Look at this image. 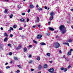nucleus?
Returning <instances> with one entry per match:
<instances>
[{
	"label": "nucleus",
	"mask_w": 73,
	"mask_h": 73,
	"mask_svg": "<svg viewBox=\"0 0 73 73\" xmlns=\"http://www.w3.org/2000/svg\"><path fill=\"white\" fill-rule=\"evenodd\" d=\"M67 42H72V39H69L67 40Z\"/></svg>",
	"instance_id": "9b49d317"
},
{
	"label": "nucleus",
	"mask_w": 73,
	"mask_h": 73,
	"mask_svg": "<svg viewBox=\"0 0 73 73\" xmlns=\"http://www.w3.org/2000/svg\"><path fill=\"white\" fill-rule=\"evenodd\" d=\"M40 45H41L42 46L45 45H46V44H45V43L43 42L40 43Z\"/></svg>",
	"instance_id": "0eeeda50"
},
{
	"label": "nucleus",
	"mask_w": 73,
	"mask_h": 73,
	"mask_svg": "<svg viewBox=\"0 0 73 73\" xmlns=\"http://www.w3.org/2000/svg\"><path fill=\"white\" fill-rule=\"evenodd\" d=\"M5 65H8V63H6L5 64Z\"/></svg>",
	"instance_id": "338daca9"
},
{
	"label": "nucleus",
	"mask_w": 73,
	"mask_h": 73,
	"mask_svg": "<svg viewBox=\"0 0 73 73\" xmlns=\"http://www.w3.org/2000/svg\"><path fill=\"white\" fill-rule=\"evenodd\" d=\"M73 51V50L72 49H70V52H72Z\"/></svg>",
	"instance_id": "4d7b16f0"
},
{
	"label": "nucleus",
	"mask_w": 73,
	"mask_h": 73,
	"mask_svg": "<svg viewBox=\"0 0 73 73\" xmlns=\"http://www.w3.org/2000/svg\"><path fill=\"white\" fill-rule=\"evenodd\" d=\"M13 16V14H11L10 15V19H11V18H12Z\"/></svg>",
	"instance_id": "b1692460"
},
{
	"label": "nucleus",
	"mask_w": 73,
	"mask_h": 73,
	"mask_svg": "<svg viewBox=\"0 0 73 73\" xmlns=\"http://www.w3.org/2000/svg\"><path fill=\"white\" fill-rule=\"evenodd\" d=\"M19 30H22V29H23V28L22 27H20L19 29Z\"/></svg>",
	"instance_id": "4c0bfd02"
},
{
	"label": "nucleus",
	"mask_w": 73,
	"mask_h": 73,
	"mask_svg": "<svg viewBox=\"0 0 73 73\" xmlns=\"http://www.w3.org/2000/svg\"><path fill=\"white\" fill-rule=\"evenodd\" d=\"M42 37V35H38L37 36L36 38H37L39 39V38H41Z\"/></svg>",
	"instance_id": "39448f33"
},
{
	"label": "nucleus",
	"mask_w": 73,
	"mask_h": 73,
	"mask_svg": "<svg viewBox=\"0 0 73 73\" xmlns=\"http://www.w3.org/2000/svg\"><path fill=\"white\" fill-rule=\"evenodd\" d=\"M7 11H8V10L7 9H5V11H4V13H7Z\"/></svg>",
	"instance_id": "c756f323"
},
{
	"label": "nucleus",
	"mask_w": 73,
	"mask_h": 73,
	"mask_svg": "<svg viewBox=\"0 0 73 73\" xmlns=\"http://www.w3.org/2000/svg\"><path fill=\"white\" fill-rule=\"evenodd\" d=\"M36 59L37 60H38V61H40V57H37Z\"/></svg>",
	"instance_id": "aec40b11"
},
{
	"label": "nucleus",
	"mask_w": 73,
	"mask_h": 73,
	"mask_svg": "<svg viewBox=\"0 0 73 73\" xmlns=\"http://www.w3.org/2000/svg\"><path fill=\"white\" fill-rule=\"evenodd\" d=\"M30 8H33V5H30Z\"/></svg>",
	"instance_id": "412c9836"
},
{
	"label": "nucleus",
	"mask_w": 73,
	"mask_h": 73,
	"mask_svg": "<svg viewBox=\"0 0 73 73\" xmlns=\"http://www.w3.org/2000/svg\"><path fill=\"white\" fill-rule=\"evenodd\" d=\"M10 37H13V35L12 34H11L10 35Z\"/></svg>",
	"instance_id": "ea45409f"
},
{
	"label": "nucleus",
	"mask_w": 73,
	"mask_h": 73,
	"mask_svg": "<svg viewBox=\"0 0 73 73\" xmlns=\"http://www.w3.org/2000/svg\"><path fill=\"white\" fill-rule=\"evenodd\" d=\"M63 58H65V56L64 55L63 57Z\"/></svg>",
	"instance_id": "69168bd1"
},
{
	"label": "nucleus",
	"mask_w": 73,
	"mask_h": 73,
	"mask_svg": "<svg viewBox=\"0 0 73 73\" xmlns=\"http://www.w3.org/2000/svg\"><path fill=\"white\" fill-rule=\"evenodd\" d=\"M63 44H65V45H67L68 46H69V43L68 42H65L63 43Z\"/></svg>",
	"instance_id": "1a4fd4ad"
},
{
	"label": "nucleus",
	"mask_w": 73,
	"mask_h": 73,
	"mask_svg": "<svg viewBox=\"0 0 73 73\" xmlns=\"http://www.w3.org/2000/svg\"><path fill=\"white\" fill-rule=\"evenodd\" d=\"M42 9L41 8H38V10L39 11H41Z\"/></svg>",
	"instance_id": "7c9ffc66"
},
{
	"label": "nucleus",
	"mask_w": 73,
	"mask_h": 73,
	"mask_svg": "<svg viewBox=\"0 0 73 73\" xmlns=\"http://www.w3.org/2000/svg\"><path fill=\"white\" fill-rule=\"evenodd\" d=\"M29 48H31L32 47V45H29Z\"/></svg>",
	"instance_id": "8fccbe9b"
},
{
	"label": "nucleus",
	"mask_w": 73,
	"mask_h": 73,
	"mask_svg": "<svg viewBox=\"0 0 73 73\" xmlns=\"http://www.w3.org/2000/svg\"><path fill=\"white\" fill-rule=\"evenodd\" d=\"M33 42H34V43H35V44H37V42L35 40H33Z\"/></svg>",
	"instance_id": "4be33fe9"
},
{
	"label": "nucleus",
	"mask_w": 73,
	"mask_h": 73,
	"mask_svg": "<svg viewBox=\"0 0 73 73\" xmlns=\"http://www.w3.org/2000/svg\"><path fill=\"white\" fill-rule=\"evenodd\" d=\"M4 36H6V37H8V35L7 33H5L4 34Z\"/></svg>",
	"instance_id": "4468645a"
},
{
	"label": "nucleus",
	"mask_w": 73,
	"mask_h": 73,
	"mask_svg": "<svg viewBox=\"0 0 73 73\" xmlns=\"http://www.w3.org/2000/svg\"><path fill=\"white\" fill-rule=\"evenodd\" d=\"M9 54L10 56H11L12 54V53L11 52H10L9 53Z\"/></svg>",
	"instance_id": "473e14b6"
},
{
	"label": "nucleus",
	"mask_w": 73,
	"mask_h": 73,
	"mask_svg": "<svg viewBox=\"0 0 73 73\" xmlns=\"http://www.w3.org/2000/svg\"><path fill=\"white\" fill-rule=\"evenodd\" d=\"M49 29L50 31H54V29L52 27H49Z\"/></svg>",
	"instance_id": "ddd939ff"
},
{
	"label": "nucleus",
	"mask_w": 73,
	"mask_h": 73,
	"mask_svg": "<svg viewBox=\"0 0 73 73\" xmlns=\"http://www.w3.org/2000/svg\"><path fill=\"white\" fill-rule=\"evenodd\" d=\"M68 70L67 68H64V72H66V71H67V70Z\"/></svg>",
	"instance_id": "5701e85b"
},
{
	"label": "nucleus",
	"mask_w": 73,
	"mask_h": 73,
	"mask_svg": "<svg viewBox=\"0 0 73 73\" xmlns=\"http://www.w3.org/2000/svg\"><path fill=\"white\" fill-rule=\"evenodd\" d=\"M6 69H9V68H10V67L9 66H7L6 67Z\"/></svg>",
	"instance_id": "2f4dec72"
},
{
	"label": "nucleus",
	"mask_w": 73,
	"mask_h": 73,
	"mask_svg": "<svg viewBox=\"0 0 73 73\" xmlns=\"http://www.w3.org/2000/svg\"><path fill=\"white\" fill-rule=\"evenodd\" d=\"M17 73H19L20 72V71H19V70H17Z\"/></svg>",
	"instance_id": "3c124183"
},
{
	"label": "nucleus",
	"mask_w": 73,
	"mask_h": 73,
	"mask_svg": "<svg viewBox=\"0 0 73 73\" xmlns=\"http://www.w3.org/2000/svg\"><path fill=\"white\" fill-rule=\"evenodd\" d=\"M50 22H48V25H50Z\"/></svg>",
	"instance_id": "864d4df0"
},
{
	"label": "nucleus",
	"mask_w": 73,
	"mask_h": 73,
	"mask_svg": "<svg viewBox=\"0 0 73 73\" xmlns=\"http://www.w3.org/2000/svg\"><path fill=\"white\" fill-rule=\"evenodd\" d=\"M72 52H71L70 51L69 52H68V56L69 55H71V53Z\"/></svg>",
	"instance_id": "6ab92c4d"
},
{
	"label": "nucleus",
	"mask_w": 73,
	"mask_h": 73,
	"mask_svg": "<svg viewBox=\"0 0 73 73\" xmlns=\"http://www.w3.org/2000/svg\"><path fill=\"white\" fill-rule=\"evenodd\" d=\"M14 59L15 60H18V58L15 56L14 57Z\"/></svg>",
	"instance_id": "f3484780"
},
{
	"label": "nucleus",
	"mask_w": 73,
	"mask_h": 73,
	"mask_svg": "<svg viewBox=\"0 0 73 73\" xmlns=\"http://www.w3.org/2000/svg\"><path fill=\"white\" fill-rule=\"evenodd\" d=\"M65 29V26L64 25H61L59 27V29L60 31H62V30H63Z\"/></svg>",
	"instance_id": "f03ea898"
},
{
	"label": "nucleus",
	"mask_w": 73,
	"mask_h": 73,
	"mask_svg": "<svg viewBox=\"0 0 73 73\" xmlns=\"http://www.w3.org/2000/svg\"><path fill=\"white\" fill-rule=\"evenodd\" d=\"M36 20H37V23H38L40 21V18L39 17H37L36 18Z\"/></svg>",
	"instance_id": "9d476101"
},
{
	"label": "nucleus",
	"mask_w": 73,
	"mask_h": 73,
	"mask_svg": "<svg viewBox=\"0 0 73 73\" xmlns=\"http://www.w3.org/2000/svg\"><path fill=\"white\" fill-rule=\"evenodd\" d=\"M29 18H27V22H29Z\"/></svg>",
	"instance_id": "58836bf2"
},
{
	"label": "nucleus",
	"mask_w": 73,
	"mask_h": 73,
	"mask_svg": "<svg viewBox=\"0 0 73 73\" xmlns=\"http://www.w3.org/2000/svg\"><path fill=\"white\" fill-rule=\"evenodd\" d=\"M5 1H6L7 2L8 1H9V0H4Z\"/></svg>",
	"instance_id": "6e6d98bb"
},
{
	"label": "nucleus",
	"mask_w": 73,
	"mask_h": 73,
	"mask_svg": "<svg viewBox=\"0 0 73 73\" xmlns=\"http://www.w3.org/2000/svg\"><path fill=\"white\" fill-rule=\"evenodd\" d=\"M30 9H29L28 10V11H27V12H28V13H29V12H30Z\"/></svg>",
	"instance_id": "a18cd8bd"
},
{
	"label": "nucleus",
	"mask_w": 73,
	"mask_h": 73,
	"mask_svg": "<svg viewBox=\"0 0 73 73\" xmlns=\"http://www.w3.org/2000/svg\"><path fill=\"white\" fill-rule=\"evenodd\" d=\"M71 67V66H69L67 68L68 69H69V68H70Z\"/></svg>",
	"instance_id": "a19ab883"
},
{
	"label": "nucleus",
	"mask_w": 73,
	"mask_h": 73,
	"mask_svg": "<svg viewBox=\"0 0 73 73\" xmlns=\"http://www.w3.org/2000/svg\"><path fill=\"white\" fill-rule=\"evenodd\" d=\"M33 70H34V69L32 68L31 69V71H32V72L33 71Z\"/></svg>",
	"instance_id": "603ef678"
},
{
	"label": "nucleus",
	"mask_w": 73,
	"mask_h": 73,
	"mask_svg": "<svg viewBox=\"0 0 73 73\" xmlns=\"http://www.w3.org/2000/svg\"><path fill=\"white\" fill-rule=\"evenodd\" d=\"M54 15V13L53 12H51L50 13V16H53Z\"/></svg>",
	"instance_id": "423d86ee"
},
{
	"label": "nucleus",
	"mask_w": 73,
	"mask_h": 73,
	"mask_svg": "<svg viewBox=\"0 0 73 73\" xmlns=\"http://www.w3.org/2000/svg\"><path fill=\"white\" fill-rule=\"evenodd\" d=\"M10 29H11V30H12V31H13V28L10 27Z\"/></svg>",
	"instance_id": "49530a36"
},
{
	"label": "nucleus",
	"mask_w": 73,
	"mask_h": 73,
	"mask_svg": "<svg viewBox=\"0 0 73 73\" xmlns=\"http://www.w3.org/2000/svg\"><path fill=\"white\" fill-rule=\"evenodd\" d=\"M32 57V55H29V58H31Z\"/></svg>",
	"instance_id": "c9c22d12"
},
{
	"label": "nucleus",
	"mask_w": 73,
	"mask_h": 73,
	"mask_svg": "<svg viewBox=\"0 0 73 73\" xmlns=\"http://www.w3.org/2000/svg\"><path fill=\"white\" fill-rule=\"evenodd\" d=\"M59 53H62V52L61 50L59 51Z\"/></svg>",
	"instance_id": "5fc2aeb1"
},
{
	"label": "nucleus",
	"mask_w": 73,
	"mask_h": 73,
	"mask_svg": "<svg viewBox=\"0 0 73 73\" xmlns=\"http://www.w3.org/2000/svg\"><path fill=\"white\" fill-rule=\"evenodd\" d=\"M64 68H60V69L61 70H64Z\"/></svg>",
	"instance_id": "e433bc0d"
},
{
	"label": "nucleus",
	"mask_w": 73,
	"mask_h": 73,
	"mask_svg": "<svg viewBox=\"0 0 73 73\" xmlns=\"http://www.w3.org/2000/svg\"><path fill=\"white\" fill-rule=\"evenodd\" d=\"M56 38H58V36H56Z\"/></svg>",
	"instance_id": "052dcab7"
},
{
	"label": "nucleus",
	"mask_w": 73,
	"mask_h": 73,
	"mask_svg": "<svg viewBox=\"0 0 73 73\" xmlns=\"http://www.w3.org/2000/svg\"><path fill=\"white\" fill-rule=\"evenodd\" d=\"M1 30H3V28L2 27H1Z\"/></svg>",
	"instance_id": "e2e57ef3"
},
{
	"label": "nucleus",
	"mask_w": 73,
	"mask_h": 73,
	"mask_svg": "<svg viewBox=\"0 0 73 73\" xmlns=\"http://www.w3.org/2000/svg\"><path fill=\"white\" fill-rule=\"evenodd\" d=\"M44 8L45 9H48V7H46V6H45V7H44Z\"/></svg>",
	"instance_id": "c03bdc74"
},
{
	"label": "nucleus",
	"mask_w": 73,
	"mask_h": 73,
	"mask_svg": "<svg viewBox=\"0 0 73 73\" xmlns=\"http://www.w3.org/2000/svg\"><path fill=\"white\" fill-rule=\"evenodd\" d=\"M7 40H8V38L6 37L5 38V39H4V41L5 42V41H6V42L7 41H8Z\"/></svg>",
	"instance_id": "f8f14e48"
},
{
	"label": "nucleus",
	"mask_w": 73,
	"mask_h": 73,
	"mask_svg": "<svg viewBox=\"0 0 73 73\" xmlns=\"http://www.w3.org/2000/svg\"><path fill=\"white\" fill-rule=\"evenodd\" d=\"M10 29H11V30H12V31H13V28L10 27Z\"/></svg>",
	"instance_id": "de8ad7c7"
},
{
	"label": "nucleus",
	"mask_w": 73,
	"mask_h": 73,
	"mask_svg": "<svg viewBox=\"0 0 73 73\" xmlns=\"http://www.w3.org/2000/svg\"><path fill=\"white\" fill-rule=\"evenodd\" d=\"M53 45L55 48H58L60 46V44L58 42L54 43Z\"/></svg>",
	"instance_id": "f257e3e1"
},
{
	"label": "nucleus",
	"mask_w": 73,
	"mask_h": 73,
	"mask_svg": "<svg viewBox=\"0 0 73 73\" xmlns=\"http://www.w3.org/2000/svg\"><path fill=\"white\" fill-rule=\"evenodd\" d=\"M53 18V16H51L50 18V20H52Z\"/></svg>",
	"instance_id": "dca6fc26"
},
{
	"label": "nucleus",
	"mask_w": 73,
	"mask_h": 73,
	"mask_svg": "<svg viewBox=\"0 0 73 73\" xmlns=\"http://www.w3.org/2000/svg\"><path fill=\"white\" fill-rule=\"evenodd\" d=\"M17 66L20 69H21V66L20 65H17Z\"/></svg>",
	"instance_id": "393cba45"
},
{
	"label": "nucleus",
	"mask_w": 73,
	"mask_h": 73,
	"mask_svg": "<svg viewBox=\"0 0 73 73\" xmlns=\"http://www.w3.org/2000/svg\"><path fill=\"white\" fill-rule=\"evenodd\" d=\"M20 20L21 21V22H24L25 20H24V19H20Z\"/></svg>",
	"instance_id": "2eb2a0df"
},
{
	"label": "nucleus",
	"mask_w": 73,
	"mask_h": 73,
	"mask_svg": "<svg viewBox=\"0 0 73 73\" xmlns=\"http://www.w3.org/2000/svg\"><path fill=\"white\" fill-rule=\"evenodd\" d=\"M26 26H27V25H26V24H25L24 27H26Z\"/></svg>",
	"instance_id": "0e129e2a"
},
{
	"label": "nucleus",
	"mask_w": 73,
	"mask_h": 73,
	"mask_svg": "<svg viewBox=\"0 0 73 73\" xmlns=\"http://www.w3.org/2000/svg\"><path fill=\"white\" fill-rule=\"evenodd\" d=\"M33 28H35V27H36V26L34 25L33 26Z\"/></svg>",
	"instance_id": "bf43d9fd"
},
{
	"label": "nucleus",
	"mask_w": 73,
	"mask_h": 73,
	"mask_svg": "<svg viewBox=\"0 0 73 73\" xmlns=\"http://www.w3.org/2000/svg\"><path fill=\"white\" fill-rule=\"evenodd\" d=\"M17 27V26H16V25H14L13 26V27L14 28H16Z\"/></svg>",
	"instance_id": "72a5a7b5"
},
{
	"label": "nucleus",
	"mask_w": 73,
	"mask_h": 73,
	"mask_svg": "<svg viewBox=\"0 0 73 73\" xmlns=\"http://www.w3.org/2000/svg\"><path fill=\"white\" fill-rule=\"evenodd\" d=\"M22 15H25V13H22Z\"/></svg>",
	"instance_id": "79ce46f5"
},
{
	"label": "nucleus",
	"mask_w": 73,
	"mask_h": 73,
	"mask_svg": "<svg viewBox=\"0 0 73 73\" xmlns=\"http://www.w3.org/2000/svg\"><path fill=\"white\" fill-rule=\"evenodd\" d=\"M71 28L72 29H73V25L71 26Z\"/></svg>",
	"instance_id": "680f3d73"
},
{
	"label": "nucleus",
	"mask_w": 73,
	"mask_h": 73,
	"mask_svg": "<svg viewBox=\"0 0 73 73\" xmlns=\"http://www.w3.org/2000/svg\"><path fill=\"white\" fill-rule=\"evenodd\" d=\"M49 62L50 63H52V62H53V61H52V60L50 61H49Z\"/></svg>",
	"instance_id": "09e8293b"
},
{
	"label": "nucleus",
	"mask_w": 73,
	"mask_h": 73,
	"mask_svg": "<svg viewBox=\"0 0 73 73\" xmlns=\"http://www.w3.org/2000/svg\"><path fill=\"white\" fill-rule=\"evenodd\" d=\"M48 71L50 73H53L54 71V69L53 68H51L48 70Z\"/></svg>",
	"instance_id": "20e7f679"
},
{
	"label": "nucleus",
	"mask_w": 73,
	"mask_h": 73,
	"mask_svg": "<svg viewBox=\"0 0 73 73\" xmlns=\"http://www.w3.org/2000/svg\"><path fill=\"white\" fill-rule=\"evenodd\" d=\"M8 46H10V47H11V44L9 43L7 44Z\"/></svg>",
	"instance_id": "f704fd0d"
},
{
	"label": "nucleus",
	"mask_w": 73,
	"mask_h": 73,
	"mask_svg": "<svg viewBox=\"0 0 73 73\" xmlns=\"http://www.w3.org/2000/svg\"><path fill=\"white\" fill-rule=\"evenodd\" d=\"M21 48V46H19L18 48H17V49H20Z\"/></svg>",
	"instance_id": "c85d7f7f"
},
{
	"label": "nucleus",
	"mask_w": 73,
	"mask_h": 73,
	"mask_svg": "<svg viewBox=\"0 0 73 73\" xmlns=\"http://www.w3.org/2000/svg\"><path fill=\"white\" fill-rule=\"evenodd\" d=\"M48 67V65L47 64H46L44 66V68H46Z\"/></svg>",
	"instance_id": "a211bd4d"
},
{
	"label": "nucleus",
	"mask_w": 73,
	"mask_h": 73,
	"mask_svg": "<svg viewBox=\"0 0 73 73\" xmlns=\"http://www.w3.org/2000/svg\"><path fill=\"white\" fill-rule=\"evenodd\" d=\"M27 48H25L24 49V51L25 52L26 51H27Z\"/></svg>",
	"instance_id": "bb28decb"
},
{
	"label": "nucleus",
	"mask_w": 73,
	"mask_h": 73,
	"mask_svg": "<svg viewBox=\"0 0 73 73\" xmlns=\"http://www.w3.org/2000/svg\"><path fill=\"white\" fill-rule=\"evenodd\" d=\"M11 29H9V31H10V32H11Z\"/></svg>",
	"instance_id": "13d9d810"
},
{
	"label": "nucleus",
	"mask_w": 73,
	"mask_h": 73,
	"mask_svg": "<svg viewBox=\"0 0 73 73\" xmlns=\"http://www.w3.org/2000/svg\"><path fill=\"white\" fill-rule=\"evenodd\" d=\"M47 56H50V54L49 53H47L46 54Z\"/></svg>",
	"instance_id": "cd10ccee"
},
{
	"label": "nucleus",
	"mask_w": 73,
	"mask_h": 73,
	"mask_svg": "<svg viewBox=\"0 0 73 73\" xmlns=\"http://www.w3.org/2000/svg\"><path fill=\"white\" fill-rule=\"evenodd\" d=\"M42 66L41 65H39L38 67V69L39 70H40V69H42Z\"/></svg>",
	"instance_id": "6e6552de"
},
{
	"label": "nucleus",
	"mask_w": 73,
	"mask_h": 73,
	"mask_svg": "<svg viewBox=\"0 0 73 73\" xmlns=\"http://www.w3.org/2000/svg\"><path fill=\"white\" fill-rule=\"evenodd\" d=\"M49 33H47L46 34V35H47V36H49Z\"/></svg>",
	"instance_id": "37998d69"
},
{
	"label": "nucleus",
	"mask_w": 73,
	"mask_h": 73,
	"mask_svg": "<svg viewBox=\"0 0 73 73\" xmlns=\"http://www.w3.org/2000/svg\"><path fill=\"white\" fill-rule=\"evenodd\" d=\"M71 11H73V9H71Z\"/></svg>",
	"instance_id": "774afa93"
},
{
	"label": "nucleus",
	"mask_w": 73,
	"mask_h": 73,
	"mask_svg": "<svg viewBox=\"0 0 73 73\" xmlns=\"http://www.w3.org/2000/svg\"><path fill=\"white\" fill-rule=\"evenodd\" d=\"M33 62V61L30 60V61L29 62V64H32Z\"/></svg>",
	"instance_id": "a878e982"
},
{
	"label": "nucleus",
	"mask_w": 73,
	"mask_h": 73,
	"mask_svg": "<svg viewBox=\"0 0 73 73\" xmlns=\"http://www.w3.org/2000/svg\"><path fill=\"white\" fill-rule=\"evenodd\" d=\"M66 30L65 29H63V30H62V31H61V32H62V33L64 34V33L66 32Z\"/></svg>",
	"instance_id": "7ed1b4c3"
}]
</instances>
